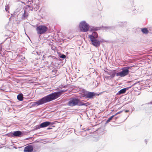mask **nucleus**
Returning <instances> with one entry per match:
<instances>
[{
  "label": "nucleus",
  "mask_w": 152,
  "mask_h": 152,
  "mask_svg": "<svg viewBox=\"0 0 152 152\" xmlns=\"http://www.w3.org/2000/svg\"><path fill=\"white\" fill-rule=\"evenodd\" d=\"M145 142L146 143V144L147 143V142H148V140L146 139H145Z\"/></svg>",
  "instance_id": "31"
},
{
  "label": "nucleus",
  "mask_w": 152,
  "mask_h": 152,
  "mask_svg": "<svg viewBox=\"0 0 152 152\" xmlns=\"http://www.w3.org/2000/svg\"><path fill=\"white\" fill-rule=\"evenodd\" d=\"M89 104L90 103L88 102H87L85 103H83L82 104V106H87L88 105H89Z\"/></svg>",
  "instance_id": "23"
},
{
  "label": "nucleus",
  "mask_w": 152,
  "mask_h": 152,
  "mask_svg": "<svg viewBox=\"0 0 152 152\" xmlns=\"http://www.w3.org/2000/svg\"><path fill=\"white\" fill-rule=\"evenodd\" d=\"M28 138H26V140H28Z\"/></svg>",
  "instance_id": "37"
},
{
  "label": "nucleus",
  "mask_w": 152,
  "mask_h": 152,
  "mask_svg": "<svg viewBox=\"0 0 152 152\" xmlns=\"http://www.w3.org/2000/svg\"><path fill=\"white\" fill-rule=\"evenodd\" d=\"M51 124V123L49 121H45L40 124V126L42 128L47 127Z\"/></svg>",
  "instance_id": "15"
},
{
  "label": "nucleus",
  "mask_w": 152,
  "mask_h": 152,
  "mask_svg": "<svg viewBox=\"0 0 152 152\" xmlns=\"http://www.w3.org/2000/svg\"><path fill=\"white\" fill-rule=\"evenodd\" d=\"M122 112V111H119V112H117V113H115L114 115V116H115L116 115H117L121 113Z\"/></svg>",
  "instance_id": "28"
},
{
  "label": "nucleus",
  "mask_w": 152,
  "mask_h": 152,
  "mask_svg": "<svg viewBox=\"0 0 152 152\" xmlns=\"http://www.w3.org/2000/svg\"><path fill=\"white\" fill-rule=\"evenodd\" d=\"M99 29V28L96 27H93L91 28V31H97Z\"/></svg>",
  "instance_id": "19"
},
{
  "label": "nucleus",
  "mask_w": 152,
  "mask_h": 152,
  "mask_svg": "<svg viewBox=\"0 0 152 152\" xmlns=\"http://www.w3.org/2000/svg\"><path fill=\"white\" fill-rule=\"evenodd\" d=\"M129 112V110H126L125 111V113H127Z\"/></svg>",
  "instance_id": "32"
},
{
  "label": "nucleus",
  "mask_w": 152,
  "mask_h": 152,
  "mask_svg": "<svg viewBox=\"0 0 152 152\" xmlns=\"http://www.w3.org/2000/svg\"><path fill=\"white\" fill-rule=\"evenodd\" d=\"M150 104H152V101L150 102Z\"/></svg>",
  "instance_id": "36"
},
{
  "label": "nucleus",
  "mask_w": 152,
  "mask_h": 152,
  "mask_svg": "<svg viewBox=\"0 0 152 152\" xmlns=\"http://www.w3.org/2000/svg\"><path fill=\"white\" fill-rule=\"evenodd\" d=\"M114 115H113L111 117H110V118H109L108 119L107 121H106V123H108L110 121V120H111L112 118L114 117Z\"/></svg>",
  "instance_id": "20"
},
{
  "label": "nucleus",
  "mask_w": 152,
  "mask_h": 152,
  "mask_svg": "<svg viewBox=\"0 0 152 152\" xmlns=\"http://www.w3.org/2000/svg\"><path fill=\"white\" fill-rule=\"evenodd\" d=\"M9 9V7L8 5L6 6L5 7V10L6 12H7Z\"/></svg>",
  "instance_id": "27"
},
{
  "label": "nucleus",
  "mask_w": 152,
  "mask_h": 152,
  "mask_svg": "<svg viewBox=\"0 0 152 152\" xmlns=\"http://www.w3.org/2000/svg\"><path fill=\"white\" fill-rule=\"evenodd\" d=\"M17 10H16L14 12V13L15 15H18V13H17V12H18V11Z\"/></svg>",
  "instance_id": "30"
},
{
  "label": "nucleus",
  "mask_w": 152,
  "mask_h": 152,
  "mask_svg": "<svg viewBox=\"0 0 152 152\" xmlns=\"http://www.w3.org/2000/svg\"><path fill=\"white\" fill-rule=\"evenodd\" d=\"M112 28V27L110 26L102 27V29L103 30H105V31H107L111 29Z\"/></svg>",
  "instance_id": "18"
},
{
  "label": "nucleus",
  "mask_w": 152,
  "mask_h": 152,
  "mask_svg": "<svg viewBox=\"0 0 152 152\" xmlns=\"http://www.w3.org/2000/svg\"><path fill=\"white\" fill-rule=\"evenodd\" d=\"M30 10V7L28 6L25 7V9L20 13L22 20H24L27 18L28 15V11Z\"/></svg>",
  "instance_id": "5"
},
{
  "label": "nucleus",
  "mask_w": 152,
  "mask_h": 152,
  "mask_svg": "<svg viewBox=\"0 0 152 152\" xmlns=\"http://www.w3.org/2000/svg\"><path fill=\"white\" fill-rule=\"evenodd\" d=\"M33 148L32 146L29 145L24 148V152H32Z\"/></svg>",
  "instance_id": "11"
},
{
  "label": "nucleus",
  "mask_w": 152,
  "mask_h": 152,
  "mask_svg": "<svg viewBox=\"0 0 152 152\" xmlns=\"http://www.w3.org/2000/svg\"><path fill=\"white\" fill-rule=\"evenodd\" d=\"M96 94L94 92H86L83 96L86 98H91L95 96Z\"/></svg>",
  "instance_id": "10"
},
{
  "label": "nucleus",
  "mask_w": 152,
  "mask_h": 152,
  "mask_svg": "<svg viewBox=\"0 0 152 152\" xmlns=\"http://www.w3.org/2000/svg\"><path fill=\"white\" fill-rule=\"evenodd\" d=\"M91 43L94 46L97 47L100 46L101 43L100 41L99 40L95 39L90 40Z\"/></svg>",
  "instance_id": "9"
},
{
  "label": "nucleus",
  "mask_w": 152,
  "mask_h": 152,
  "mask_svg": "<svg viewBox=\"0 0 152 152\" xmlns=\"http://www.w3.org/2000/svg\"><path fill=\"white\" fill-rule=\"evenodd\" d=\"M104 72L106 74H107L109 75V73H110V71H104Z\"/></svg>",
  "instance_id": "29"
},
{
  "label": "nucleus",
  "mask_w": 152,
  "mask_h": 152,
  "mask_svg": "<svg viewBox=\"0 0 152 152\" xmlns=\"http://www.w3.org/2000/svg\"><path fill=\"white\" fill-rule=\"evenodd\" d=\"M132 86H131L129 87H127L126 88H123L120 91H119L117 93V95H120L121 94H124L126 92V91L128 90L129 88H131Z\"/></svg>",
  "instance_id": "14"
},
{
  "label": "nucleus",
  "mask_w": 152,
  "mask_h": 152,
  "mask_svg": "<svg viewBox=\"0 0 152 152\" xmlns=\"http://www.w3.org/2000/svg\"><path fill=\"white\" fill-rule=\"evenodd\" d=\"M118 117H115L114 118L116 120V119Z\"/></svg>",
  "instance_id": "35"
},
{
  "label": "nucleus",
  "mask_w": 152,
  "mask_h": 152,
  "mask_svg": "<svg viewBox=\"0 0 152 152\" xmlns=\"http://www.w3.org/2000/svg\"><path fill=\"white\" fill-rule=\"evenodd\" d=\"M67 91L65 90H60L58 91L54 92L47 95L49 102L55 100L58 98L62 93Z\"/></svg>",
  "instance_id": "1"
},
{
  "label": "nucleus",
  "mask_w": 152,
  "mask_h": 152,
  "mask_svg": "<svg viewBox=\"0 0 152 152\" xmlns=\"http://www.w3.org/2000/svg\"><path fill=\"white\" fill-rule=\"evenodd\" d=\"M66 56L64 54H62L60 56V58H66Z\"/></svg>",
  "instance_id": "26"
},
{
  "label": "nucleus",
  "mask_w": 152,
  "mask_h": 152,
  "mask_svg": "<svg viewBox=\"0 0 152 152\" xmlns=\"http://www.w3.org/2000/svg\"><path fill=\"white\" fill-rule=\"evenodd\" d=\"M36 30L38 34H41L44 33L47 31L48 28L45 26L40 25L37 28Z\"/></svg>",
  "instance_id": "6"
},
{
  "label": "nucleus",
  "mask_w": 152,
  "mask_h": 152,
  "mask_svg": "<svg viewBox=\"0 0 152 152\" xmlns=\"http://www.w3.org/2000/svg\"><path fill=\"white\" fill-rule=\"evenodd\" d=\"M23 135V133L21 131H16L13 132V133L11 134V136L13 137H20L22 136ZM9 136H11V135H9Z\"/></svg>",
  "instance_id": "8"
},
{
  "label": "nucleus",
  "mask_w": 152,
  "mask_h": 152,
  "mask_svg": "<svg viewBox=\"0 0 152 152\" xmlns=\"http://www.w3.org/2000/svg\"><path fill=\"white\" fill-rule=\"evenodd\" d=\"M79 27L80 31L84 32L88 31L90 28L89 25L85 21L80 22Z\"/></svg>",
  "instance_id": "4"
},
{
  "label": "nucleus",
  "mask_w": 152,
  "mask_h": 152,
  "mask_svg": "<svg viewBox=\"0 0 152 152\" xmlns=\"http://www.w3.org/2000/svg\"><path fill=\"white\" fill-rule=\"evenodd\" d=\"M18 99L20 101H22L23 100V95L21 93L18 94L17 96Z\"/></svg>",
  "instance_id": "16"
},
{
  "label": "nucleus",
  "mask_w": 152,
  "mask_h": 152,
  "mask_svg": "<svg viewBox=\"0 0 152 152\" xmlns=\"http://www.w3.org/2000/svg\"><path fill=\"white\" fill-rule=\"evenodd\" d=\"M78 99L76 98H71L69 99L67 105L71 107L77 105L78 104Z\"/></svg>",
  "instance_id": "7"
},
{
  "label": "nucleus",
  "mask_w": 152,
  "mask_h": 152,
  "mask_svg": "<svg viewBox=\"0 0 152 152\" xmlns=\"http://www.w3.org/2000/svg\"><path fill=\"white\" fill-rule=\"evenodd\" d=\"M109 74L111 78L113 79L114 78L115 75L117 76V73L116 72L115 70H112L110 71V73H109Z\"/></svg>",
  "instance_id": "13"
},
{
  "label": "nucleus",
  "mask_w": 152,
  "mask_h": 152,
  "mask_svg": "<svg viewBox=\"0 0 152 152\" xmlns=\"http://www.w3.org/2000/svg\"><path fill=\"white\" fill-rule=\"evenodd\" d=\"M98 36L97 33L95 31L93 32L91 35H89V37L90 40L96 39L98 37Z\"/></svg>",
  "instance_id": "12"
},
{
  "label": "nucleus",
  "mask_w": 152,
  "mask_h": 152,
  "mask_svg": "<svg viewBox=\"0 0 152 152\" xmlns=\"http://www.w3.org/2000/svg\"><path fill=\"white\" fill-rule=\"evenodd\" d=\"M136 84V83H135L133 84L132 85V86H134Z\"/></svg>",
  "instance_id": "34"
},
{
  "label": "nucleus",
  "mask_w": 152,
  "mask_h": 152,
  "mask_svg": "<svg viewBox=\"0 0 152 152\" xmlns=\"http://www.w3.org/2000/svg\"><path fill=\"white\" fill-rule=\"evenodd\" d=\"M132 66H126L121 68L122 71L117 72V76H120L121 77H124L127 75L129 73L130 69Z\"/></svg>",
  "instance_id": "3"
},
{
  "label": "nucleus",
  "mask_w": 152,
  "mask_h": 152,
  "mask_svg": "<svg viewBox=\"0 0 152 152\" xmlns=\"http://www.w3.org/2000/svg\"><path fill=\"white\" fill-rule=\"evenodd\" d=\"M33 54L35 55H39V52L37 51H34L33 52Z\"/></svg>",
  "instance_id": "25"
},
{
  "label": "nucleus",
  "mask_w": 152,
  "mask_h": 152,
  "mask_svg": "<svg viewBox=\"0 0 152 152\" xmlns=\"http://www.w3.org/2000/svg\"><path fill=\"white\" fill-rule=\"evenodd\" d=\"M104 77L105 78L107 79V80H110L112 78H111L110 77V76H104Z\"/></svg>",
  "instance_id": "24"
},
{
  "label": "nucleus",
  "mask_w": 152,
  "mask_h": 152,
  "mask_svg": "<svg viewBox=\"0 0 152 152\" xmlns=\"http://www.w3.org/2000/svg\"><path fill=\"white\" fill-rule=\"evenodd\" d=\"M50 102L48 99L47 96H44L41 99H39L38 101L34 102L31 103V105L33 106H37L42 105L45 103Z\"/></svg>",
  "instance_id": "2"
},
{
  "label": "nucleus",
  "mask_w": 152,
  "mask_h": 152,
  "mask_svg": "<svg viewBox=\"0 0 152 152\" xmlns=\"http://www.w3.org/2000/svg\"><path fill=\"white\" fill-rule=\"evenodd\" d=\"M52 129V128L49 127V128H48L47 129L49 130V129Z\"/></svg>",
  "instance_id": "33"
},
{
  "label": "nucleus",
  "mask_w": 152,
  "mask_h": 152,
  "mask_svg": "<svg viewBox=\"0 0 152 152\" xmlns=\"http://www.w3.org/2000/svg\"><path fill=\"white\" fill-rule=\"evenodd\" d=\"M41 128H42V127H41V126H40V124L39 125H37V126H36L35 127L34 129L35 130H37V129H39Z\"/></svg>",
  "instance_id": "21"
},
{
  "label": "nucleus",
  "mask_w": 152,
  "mask_h": 152,
  "mask_svg": "<svg viewBox=\"0 0 152 152\" xmlns=\"http://www.w3.org/2000/svg\"><path fill=\"white\" fill-rule=\"evenodd\" d=\"M141 31L145 34H147L148 33L149 31L148 29L146 28H141Z\"/></svg>",
  "instance_id": "17"
},
{
  "label": "nucleus",
  "mask_w": 152,
  "mask_h": 152,
  "mask_svg": "<svg viewBox=\"0 0 152 152\" xmlns=\"http://www.w3.org/2000/svg\"><path fill=\"white\" fill-rule=\"evenodd\" d=\"M83 102H82L80 101V100L78 99V104L77 105H78L79 106H82V104H83Z\"/></svg>",
  "instance_id": "22"
}]
</instances>
